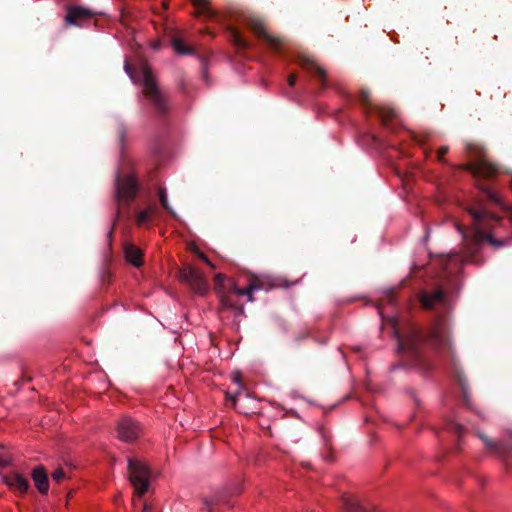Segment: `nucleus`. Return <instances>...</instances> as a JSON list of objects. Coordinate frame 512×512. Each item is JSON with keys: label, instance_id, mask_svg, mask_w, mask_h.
Returning a JSON list of instances; mask_svg holds the SVG:
<instances>
[{"label": "nucleus", "instance_id": "obj_33", "mask_svg": "<svg viewBox=\"0 0 512 512\" xmlns=\"http://www.w3.org/2000/svg\"><path fill=\"white\" fill-rule=\"evenodd\" d=\"M143 512H152V505L145 503L143 507Z\"/></svg>", "mask_w": 512, "mask_h": 512}, {"label": "nucleus", "instance_id": "obj_19", "mask_svg": "<svg viewBox=\"0 0 512 512\" xmlns=\"http://www.w3.org/2000/svg\"><path fill=\"white\" fill-rule=\"evenodd\" d=\"M192 2L196 8V15L207 18L216 16V12L210 8L208 0H192Z\"/></svg>", "mask_w": 512, "mask_h": 512}, {"label": "nucleus", "instance_id": "obj_6", "mask_svg": "<svg viewBox=\"0 0 512 512\" xmlns=\"http://www.w3.org/2000/svg\"><path fill=\"white\" fill-rule=\"evenodd\" d=\"M129 478L134 487L135 494L142 497L149 488V467L139 460H128Z\"/></svg>", "mask_w": 512, "mask_h": 512}, {"label": "nucleus", "instance_id": "obj_5", "mask_svg": "<svg viewBox=\"0 0 512 512\" xmlns=\"http://www.w3.org/2000/svg\"><path fill=\"white\" fill-rule=\"evenodd\" d=\"M143 94L153 104L160 116H165L168 111L166 96L159 89L151 68L147 64L141 66Z\"/></svg>", "mask_w": 512, "mask_h": 512}, {"label": "nucleus", "instance_id": "obj_34", "mask_svg": "<svg viewBox=\"0 0 512 512\" xmlns=\"http://www.w3.org/2000/svg\"><path fill=\"white\" fill-rule=\"evenodd\" d=\"M214 504L215 503L213 501H208L207 499L205 500V505L207 506L208 512H212L211 507Z\"/></svg>", "mask_w": 512, "mask_h": 512}, {"label": "nucleus", "instance_id": "obj_32", "mask_svg": "<svg viewBox=\"0 0 512 512\" xmlns=\"http://www.w3.org/2000/svg\"><path fill=\"white\" fill-rule=\"evenodd\" d=\"M109 278H110V273H109V271L104 270V271L102 272V282H105L106 280L108 281V280H109Z\"/></svg>", "mask_w": 512, "mask_h": 512}, {"label": "nucleus", "instance_id": "obj_38", "mask_svg": "<svg viewBox=\"0 0 512 512\" xmlns=\"http://www.w3.org/2000/svg\"><path fill=\"white\" fill-rule=\"evenodd\" d=\"M121 22H122L124 25H126V22H125V15H124V13H123V12L121 13Z\"/></svg>", "mask_w": 512, "mask_h": 512}, {"label": "nucleus", "instance_id": "obj_29", "mask_svg": "<svg viewBox=\"0 0 512 512\" xmlns=\"http://www.w3.org/2000/svg\"><path fill=\"white\" fill-rule=\"evenodd\" d=\"M125 71L129 74V76L131 78H133V69H132V66L130 65V63L128 61L125 62Z\"/></svg>", "mask_w": 512, "mask_h": 512}, {"label": "nucleus", "instance_id": "obj_8", "mask_svg": "<svg viewBox=\"0 0 512 512\" xmlns=\"http://www.w3.org/2000/svg\"><path fill=\"white\" fill-rule=\"evenodd\" d=\"M244 24L255 34L256 37L265 41L271 50L274 52H280L283 45V40L268 34L261 19L249 16L244 18Z\"/></svg>", "mask_w": 512, "mask_h": 512}, {"label": "nucleus", "instance_id": "obj_15", "mask_svg": "<svg viewBox=\"0 0 512 512\" xmlns=\"http://www.w3.org/2000/svg\"><path fill=\"white\" fill-rule=\"evenodd\" d=\"M31 477L38 492L41 494H47L49 490V480L44 466H36L32 470Z\"/></svg>", "mask_w": 512, "mask_h": 512}, {"label": "nucleus", "instance_id": "obj_27", "mask_svg": "<svg viewBox=\"0 0 512 512\" xmlns=\"http://www.w3.org/2000/svg\"><path fill=\"white\" fill-rule=\"evenodd\" d=\"M296 80H297V75L295 73H291L287 79L288 85L290 87H293L296 83Z\"/></svg>", "mask_w": 512, "mask_h": 512}, {"label": "nucleus", "instance_id": "obj_9", "mask_svg": "<svg viewBox=\"0 0 512 512\" xmlns=\"http://www.w3.org/2000/svg\"><path fill=\"white\" fill-rule=\"evenodd\" d=\"M359 101L362 104L365 113L375 112L379 117L383 126L388 127L389 121L395 117V110L389 107L374 105L370 99V91L361 89L359 94Z\"/></svg>", "mask_w": 512, "mask_h": 512}, {"label": "nucleus", "instance_id": "obj_2", "mask_svg": "<svg viewBox=\"0 0 512 512\" xmlns=\"http://www.w3.org/2000/svg\"><path fill=\"white\" fill-rule=\"evenodd\" d=\"M389 323L391 324L394 337L398 341L400 351L417 353L420 345L423 343H427L439 351L449 345L445 331L439 324L432 327L429 335H425L414 322L395 321Z\"/></svg>", "mask_w": 512, "mask_h": 512}, {"label": "nucleus", "instance_id": "obj_11", "mask_svg": "<svg viewBox=\"0 0 512 512\" xmlns=\"http://www.w3.org/2000/svg\"><path fill=\"white\" fill-rule=\"evenodd\" d=\"M116 431L121 441L133 442L139 438L141 427L136 420L130 417H123L118 422Z\"/></svg>", "mask_w": 512, "mask_h": 512}, {"label": "nucleus", "instance_id": "obj_4", "mask_svg": "<svg viewBox=\"0 0 512 512\" xmlns=\"http://www.w3.org/2000/svg\"><path fill=\"white\" fill-rule=\"evenodd\" d=\"M139 191V184L133 175L117 174L115 179V201L118 209L116 219H119L124 213L130 215L129 207Z\"/></svg>", "mask_w": 512, "mask_h": 512}, {"label": "nucleus", "instance_id": "obj_17", "mask_svg": "<svg viewBox=\"0 0 512 512\" xmlns=\"http://www.w3.org/2000/svg\"><path fill=\"white\" fill-rule=\"evenodd\" d=\"M227 31L229 33V39L231 43L238 49V50H248L251 48V43L243 38L241 32L232 27L228 26Z\"/></svg>", "mask_w": 512, "mask_h": 512}, {"label": "nucleus", "instance_id": "obj_21", "mask_svg": "<svg viewBox=\"0 0 512 512\" xmlns=\"http://www.w3.org/2000/svg\"><path fill=\"white\" fill-rule=\"evenodd\" d=\"M158 195H159V201L162 205V207L172 216H175V211L173 210V208L170 206L169 202H168V199H167V195H166V192H165V189L163 188H159V191H158Z\"/></svg>", "mask_w": 512, "mask_h": 512}, {"label": "nucleus", "instance_id": "obj_1", "mask_svg": "<svg viewBox=\"0 0 512 512\" xmlns=\"http://www.w3.org/2000/svg\"><path fill=\"white\" fill-rule=\"evenodd\" d=\"M465 148L468 157L473 161L461 164L458 168L473 175L477 181V187L481 191V196L467 209L471 217L470 225H457L462 236L465 255L453 253L442 257L440 259L442 271L439 275V283L431 288L421 290L418 294L421 308L436 312L439 316L437 320H443L442 318L452 309L447 288L454 285L463 265L467 262L478 264L475 256L485 242L494 249H499L507 244L505 239L495 237L496 228L500 225L501 218L493 210V207L502 208V201L489 184L483 183V180H491L496 177L499 169L497 165L486 158L483 146L467 143Z\"/></svg>", "mask_w": 512, "mask_h": 512}, {"label": "nucleus", "instance_id": "obj_18", "mask_svg": "<svg viewBox=\"0 0 512 512\" xmlns=\"http://www.w3.org/2000/svg\"><path fill=\"white\" fill-rule=\"evenodd\" d=\"M343 506L342 511L343 512H370L366 508H364L357 499L351 496H343L342 498Z\"/></svg>", "mask_w": 512, "mask_h": 512}, {"label": "nucleus", "instance_id": "obj_37", "mask_svg": "<svg viewBox=\"0 0 512 512\" xmlns=\"http://www.w3.org/2000/svg\"><path fill=\"white\" fill-rule=\"evenodd\" d=\"M201 258H202L203 261H205L206 263L210 264L208 258L204 254H201Z\"/></svg>", "mask_w": 512, "mask_h": 512}, {"label": "nucleus", "instance_id": "obj_10", "mask_svg": "<svg viewBox=\"0 0 512 512\" xmlns=\"http://www.w3.org/2000/svg\"><path fill=\"white\" fill-rule=\"evenodd\" d=\"M226 401L231 402V406L240 414L252 416L256 414L257 401L247 394L235 396L228 391L225 392Z\"/></svg>", "mask_w": 512, "mask_h": 512}, {"label": "nucleus", "instance_id": "obj_36", "mask_svg": "<svg viewBox=\"0 0 512 512\" xmlns=\"http://www.w3.org/2000/svg\"><path fill=\"white\" fill-rule=\"evenodd\" d=\"M381 320L390 321V320H397V319L395 317H384V316H381Z\"/></svg>", "mask_w": 512, "mask_h": 512}, {"label": "nucleus", "instance_id": "obj_16", "mask_svg": "<svg viewBox=\"0 0 512 512\" xmlns=\"http://www.w3.org/2000/svg\"><path fill=\"white\" fill-rule=\"evenodd\" d=\"M124 255L125 259L135 267H140L143 264L142 250L132 243L124 245Z\"/></svg>", "mask_w": 512, "mask_h": 512}, {"label": "nucleus", "instance_id": "obj_14", "mask_svg": "<svg viewBox=\"0 0 512 512\" xmlns=\"http://www.w3.org/2000/svg\"><path fill=\"white\" fill-rule=\"evenodd\" d=\"M96 13L83 7H70L65 20L68 24L80 25L83 20L91 19Z\"/></svg>", "mask_w": 512, "mask_h": 512}, {"label": "nucleus", "instance_id": "obj_22", "mask_svg": "<svg viewBox=\"0 0 512 512\" xmlns=\"http://www.w3.org/2000/svg\"><path fill=\"white\" fill-rule=\"evenodd\" d=\"M152 217L149 215V211H139L136 213L135 223L137 226H144L146 223L150 222Z\"/></svg>", "mask_w": 512, "mask_h": 512}, {"label": "nucleus", "instance_id": "obj_25", "mask_svg": "<svg viewBox=\"0 0 512 512\" xmlns=\"http://www.w3.org/2000/svg\"><path fill=\"white\" fill-rule=\"evenodd\" d=\"M125 136H126V128L124 127V125L121 124L117 128V137H118V140H119V143L121 146H123Z\"/></svg>", "mask_w": 512, "mask_h": 512}, {"label": "nucleus", "instance_id": "obj_28", "mask_svg": "<svg viewBox=\"0 0 512 512\" xmlns=\"http://www.w3.org/2000/svg\"><path fill=\"white\" fill-rule=\"evenodd\" d=\"M386 298L389 302H393L395 300V290L394 289L387 290Z\"/></svg>", "mask_w": 512, "mask_h": 512}, {"label": "nucleus", "instance_id": "obj_12", "mask_svg": "<svg viewBox=\"0 0 512 512\" xmlns=\"http://www.w3.org/2000/svg\"><path fill=\"white\" fill-rule=\"evenodd\" d=\"M299 65L310 75L314 76L320 82L322 88L326 87L327 75L323 67L319 66L316 62L306 57L299 59Z\"/></svg>", "mask_w": 512, "mask_h": 512}, {"label": "nucleus", "instance_id": "obj_3", "mask_svg": "<svg viewBox=\"0 0 512 512\" xmlns=\"http://www.w3.org/2000/svg\"><path fill=\"white\" fill-rule=\"evenodd\" d=\"M280 287H288V282L269 275L251 274L248 277V284L245 288L238 287L231 279L221 273L214 276V288L219 294L222 304L226 307L233 305V296H246L248 301H253L254 291H269Z\"/></svg>", "mask_w": 512, "mask_h": 512}, {"label": "nucleus", "instance_id": "obj_23", "mask_svg": "<svg viewBox=\"0 0 512 512\" xmlns=\"http://www.w3.org/2000/svg\"><path fill=\"white\" fill-rule=\"evenodd\" d=\"M232 380L233 382L238 386V390L236 391V393L234 394L235 396H238L240 394H242V390H243V384H242V375L240 372H234L232 374Z\"/></svg>", "mask_w": 512, "mask_h": 512}, {"label": "nucleus", "instance_id": "obj_31", "mask_svg": "<svg viewBox=\"0 0 512 512\" xmlns=\"http://www.w3.org/2000/svg\"><path fill=\"white\" fill-rule=\"evenodd\" d=\"M145 211H149V215L152 217L156 213V207L153 205L148 206Z\"/></svg>", "mask_w": 512, "mask_h": 512}, {"label": "nucleus", "instance_id": "obj_24", "mask_svg": "<svg viewBox=\"0 0 512 512\" xmlns=\"http://www.w3.org/2000/svg\"><path fill=\"white\" fill-rule=\"evenodd\" d=\"M52 479L57 482V483H60L64 477H65V472L62 468H57L51 475Z\"/></svg>", "mask_w": 512, "mask_h": 512}, {"label": "nucleus", "instance_id": "obj_35", "mask_svg": "<svg viewBox=\"0 0 512 512\" xmlns=\"http://www.w3.org/2000/svg\"><path fill=\"white\" fill-rule=\"evenodd\" d=\"M9 464V462L7 460H4L2 458H0V466L1 467H5Z\"/></svg>", "mask_w": 512, "mask_h": 512}, {"label": "nucleus", "instance_id": "obj_7", "mask_svg": "<svg viewBox=\"0 0 512 512\" xmlns=\"http://www.w3.org/2000/svg\"><path fill=\"white\" fill-rule=\"evenodd\" d=\"M179 279L198 295H204L208 290V283L202 272L191 265H185L179 270Z\"/></svg>", "mask_w": 512, "mask_h": 512}, {"label": "nucleus", "instance_id": "obj_39", "mask_svg": "<svg viewBox=\"0 0 512 512\" xmlns=\"http://www.w3.org/2000/svg\"><path fill=\"white\" fill-rule=\"evenodd\" d=\"M160 47V43L159 42H155L154 45H153V48L154 49H158Z\"/></svg>", "mask_w": 512, "mask_h": 512}, {"label": "nucleus", "instance_id": "obj_20", "mask_svg": "<svg viewBox=\"0 0 512 512\" xmlns=\"http://www.w3.org/2000/svg\"><path fill=\"white\" fill-rule=\"evenodd\" d=\"M171 44L175 51L180 55L193 54V48L185 46L178 37H172Z\"/></svg>", "mask_w": 512, "mask_h": 512}, {"label": "nucleus", "instance_id": "obj_26", "mask_svg": "<svg viewBox=\"0 0 512 512\" xmlns=\"http://www.w3.org/2000/svg\"><path fill=\"white\" fill-rule=\"evenodd\" d=\"M449 151V148L448 146H442L439 148L438 152H437V158L439 161H443V157L445 154H447Z\"/></svg>", "mask_w": 512, "mask_h": 512}, {"label": "nucleus", "instance_id": "obj_30", "mask_svg": "<svg viewBox=\"0 0 512 512\" xmlns=\"http://www.w3.org/2000/svg\"><path fill=\"white\" fill-rule=\"evenodd\" d=\"M486 445L496 451H498L500 449V444L499 443H493V442H489V441H485Z\"/></svg>", "mask_w": 512, "mask_h": 512}, {"label": "nucleus", "instance_id": "obj_13", "mask_svg": "<svg viewBox=\"0 0 512 512\" xmlns=\"http://www.w3.org/2000/svg\"><path fill=\"white\" fill-rule=\"evenodd\" d=\"M4 483L19 495H25L30 487L28 479L16 472L6 475Z\"/></svg>", "mask_w": 512, "mask_h": 512}]
</instances>
